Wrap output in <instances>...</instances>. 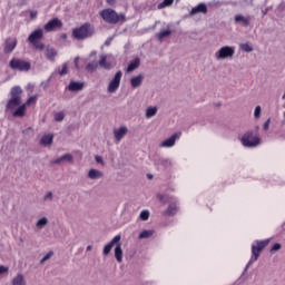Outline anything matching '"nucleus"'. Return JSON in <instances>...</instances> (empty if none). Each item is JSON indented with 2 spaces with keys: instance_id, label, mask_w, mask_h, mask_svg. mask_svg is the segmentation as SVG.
<instances>
[{
  "instance_id": "34",
  "label": "nucleus",
  "mask_w": 285,
  "mask_h": 285,
  "mask_svg": "<svg viewBox=\"0 0 285 285\" xmlns=\"http://www.w3.org/2000/svg\"><path fill=\"white\" fill-rule=\"evenodd\" d=\"M177 213V205H169L166 215H175Z\"/></svg>"
},
{
  "instance_id": "17",
  "label": "nucleus",
  "mask_w": 285,
  "mask_h": 285,
  "mask_svg": "<svg viewBox=\"0 0 285 285\" xmlns=\"http://www.w3.org/2000/svg\"><path fill=\"white\" fill-rule=\"evenodd\" d=\"M207 14L208 13V7L206 6V3H199L198 6L194 7L191 9V11L189 12V14L193 17L195 14Z\"/></svg>"
},
{
  "instance_id": "4",
  "label": "nucleus",
  "mask_w": 285,
  "mask_h": 285,
  "mask_svg": "<svg viewBox=\"0 0 285 285\" xmlns=\"http://www.w3.org/2000/svg\"><path fill=\"white\" fill-rule=\"evenodd\" d=\"M94 35H95V27H92V24L88 22L72 30L73 39H77L78 41L88 39V37H92Z\"/></svg>"
},
{
  "instance_id": "45",
  "label": "nucleus",
  "mask_w": 285,
  "mask_h": 285,
  "mask_svg": "<svg viewBox=\"0 0 285 285\" xmlns=\"http://www.w3.org/2000/svg\"><path fill=\"white\" fill-rule=\"evenodd\" d=\"M108 6H115L117 3V0H106Z\"/></svg>"
},
{
  "instance_id": "7",
  "label": "nucleus",
  "mask_w": 285,
  "mask_h": 285,
  "mask_svg": "<svg viewBox=\"0 0 285 285\" xmlns=\"http://www.w3.org/2000/svg\"><path fill=\"white\" fill-rule=\"evenodd\" d=\"M41 39H43V29H36L28 37L29 43H31L36 50L40 51L46 50V45L41 42Z\"/></svg>"
},
{
  "instance_id": "10",
  "label": "nucleus",
  "mask_w": 285,
  "mask_h": 285,
  "mask_svg": "<svg viewBox=\"0 0 285 285\" xmlns=\"http://www.w3.org/2000/svg\"><path fill=\"white\" fill-rule=\"evenodd\" d=\"M121 77H124V73L120 70L117 71L108 85V88H107L108 92H111V94L117 92V90L119 89V86L121 85Z\"/></svg>"
},
{
  "instance_id": "43",
  "label": "nucleus",
  "mask_w": 285,
  "mask_h": 285,
  "mask_svg": "<svg viewBox=\"0 0 285 285\" xmlns=\"http://www.w3.org/2000/svg\"><path fill=\"white\" fill-rule=\"evenodd\" d=\"M9 268L3 266V265H0V275H3V273H8Z\"/></svg>"
},
{
  "instance_id": "12",
  "label": "nucleus",
  "mask_w": 285,
  "mask_h": 285,
  "mask_svg": "<svg viewBox=\"0 0 285 285\" xmlns=\"http://www.w3.org/2000/svg\"><path fill=\"white\" fill-rule=\"evenodd\" d=\"M52 166H63V164H75L72 154H65L59 158L51 160Z\"/></svg>"
},
{
  "instance_id": "26",
  "label": "nucleus",
  "mask_w": 285,
  "mask_h": 285,
  "mask_svg": "<svg viewBox=\"0 0 285 285\" xmlns=\"http://www.w3.org/2000/svg\"><path fill=\"white\" fill-rule=\"evenodd\" d=\"M139 66H141V60L139 58H135V60L128 65L127 72H134V70H137Z\"/></svg>"
},
{
  "instance_id": "29",
  "label": "nucleus",
  "mask_w": 285,
  "mask_h": 285,
  "mask_svg": "<svg viewBox=\"0 0 285 285\" xmlns=\"http://www.w3.org/2000/svg\"><path fill=\"white\" fill-rule=\"evenodd\" d=\"M97 68H99V62H97V61L89 62L86 66L87 72H95V70H97Z\"/></svg>"
},
{
  "instance_id": "27",
  "label": "nucleus",
  "mask_w": 285,
  "mask_h": 285,
  "mask_svg": "<svg viewBox=\"0 0 285 285\" xmlns=\"http://www.w3.org/2000/svg\"><path fill=\"white\" fill-rule=\"evenodd\" d=\"M157 107H148L145 111L146 119H153L157 115Z\"/></svg>"
},
{
  "instance_id": "19",
  "label": "nucleus",
  "mask_w": 285,
  "mask_h": 285,
  "mask_svg": "<svg viewBox=\"0 0 285 285\" xmlns=\"http://www.w3.org/2000/svg\"><path fill=\"white\" fill-rule=\"evenodd\" d=\"M46 50H45V56L46 58L49 60V61H55L56 57L59 55V52L57 51V49L48 46V47H45Z\"/></svg>"
},
{
  "instance_id": "32",
  "label": "nucleus",
  "mask_w": 285,
  "mask_h": 285,
  "mask_svg": "<svg viewBox=\"0 0 285 285\" xmlns=\"http://www.w3.org/2000/svg\"><path fill=\"white\" fill-rule=\"evenodd\" d=\"M141 222H148L149 217H150V212L148 209H145L140 213L139 215Z\"/></svg>"
},
{
  "instance_id": "37",
  "label": "nucleus",
  "mask_w": 285,
  "mask_h": 285,
  "mask_svg": "<svg viewBox=\"0 0 285 285\" xmlns=\"http://www.w3.org/2000/svg\"><path fill=\"white\" fill-rule=\"evenodd\" d=\"M277 250H282V244L275 243L271 248L269 253H277Z\"/></svg>"
},
{
  "instance_id": "48",
  "label": "nucleus",
  "mask_w": 285,
  "mask_h": 285,
  "mask_svg": "<svg viewBox=\"0 0 285 285\" xmlns=\"http://www.w3.org/2000/svg\"><path fill=\"white\" fill-rule=\"evenodd\" d=\"M157 198L159 199V202H163V200H164V195L158 194V195H157Z\"/></svg>"
},
{
  "instance_id": "33",
  "label": "nucleus",
  "mask_w": 285,
  "mask_h": 285,
  "mask_svg": "<svg viewBox=\"0 0 285 285\" xmlns=\"http://www.w3.org/2000/svg\"><path fill=\"white\" fill-rule=\"evenodd\" d=\"M240 50H243V52H253V46H250V43H242Z\"/></svg>"
},
{
  "instance_id": "39",
  "label": "nucleus",
  "mask_w": 285,
  "mask_h": 285,
  "mask_svg": "<svg viewBox=\"0 0 285 285\" xmlns=\"http://www.w3.org/2000/svg\"><path fill=\"white\" fill-rule=\"evenodd\" d=\"M58 72H59V75H60L61 77H63V75H68V63H63V65H62V69L59 70Z\"/></svg>"
},
{
  "instance_id": "44",
  "label": "nucleus",
  "mask_w": 285,
  "mask_h": 285,
  "mask_svg": "<svg viewBox=\"0 0 285 285\" xmlns=\"http://www.w3.org/2000/svg\"><path fill=\"white\" fill-rule=\"evenodd\" d=\"M37 14H39V12L30 11V19H37Z\"/></svg>"
},
{
  "instance_id": "40",
  "label": "nucleus",
  "mask_w": 285,
  "mask_h": 285,
  "mask_svg": "<svg viewBox=\"0 0 285 285\" xmlns=\"http://www.w3.org/2000/svg\"><path fill=\"white\" fill-rule=\"evenodd\" d=\"M52 191H48L45 196H43V202H52Z\"/></svg>"
},
{
  "instance_id": "2",
  "label": "nucleus",
  "mask_w": 285,
  "mask_h": 285,
  "mask_svg": "<svg viewBox=\"0 0 285 285\" xmlns=\"http://www.w3.org/2000/svg\"><path fill=\"white\" fill-rule=\"evenodd\" d=\"M121 235H116L107 245H105L102 249V255L108 257L110 255V250H112L114 246L116 245L114 253L116 257V262L121 264L124 262V249L121 248Z\"/></svg>"
},
{
  "instance_id": "28",
  "label": "nucleus",
  "mask_w": 285,
  "mask_h": 285,
  "mask_svg": "<svg viewBox=\"0 0 285 285\" xmlns=\"http://www.w3.org/2000/svg\"><path fill=\"white\" fill-rule=\"evenodd\" d=\"M154 234H155V230L145 229L139 234L138 238L148 239L149 237H153Z\"/></svg>"
},
{
  "instance_id": "53",
  "label": "nucleus",
  "mask_w": 285,
  "mask_h": 285,
  "mask_svg": "<svg viewBox=\"0 0 285 285\" xmlns=\"http://www.w3.org/2000/svg\"><path fill=\"white\" fill-rule=\"evenodd\" d=\"M256 130H259V126L256 127Z\"/></svg>"
},
{
  "instance_id": "13",
  "label": "nucleus",
  "mask_w": 285,
  "mask_h": 285,
  "mask_svg": "<svg viewBox=\"0 0 285 285\" xmlns=\"http://www.w3.org/2000/svg\"><path fill=\"white\" fill-rule=\"evenodd\" d=\"M181 137V132H176L171 135L169 138L165 139L163 142H160V148H173L175 146L177 139Z\"/></svg>"
},
{
  "instance_id": "54",
  "label": "nucleus",
  "mask_w": 285,
  "mask_h": 285,
  "mask_svg": "<svg viewBox=\"0 0 285 285\" xmlns=\"http://www.w3.org/2000/svg\"><path fill=\"white\" fill-rule=\"evenodd\" d=\"M284 117H285V111H284Z\"/></svg>"
},
{
  "instance_id": "1",
  "label": "nucleus",
  "mask_w": 285,
  "mask_h": 285,
  "mask_svg": "<svg viewBox=\"0 0 285 285\" xmlns=\"http://www.w3.org/2000/svg\"><path fill=\"white\" fill-rule=\"evenodd\" d=\"M11 98L6 105V112H12V117L23 118L26 117V112L28 110V106L31 104H37V96L29 97L28 100L23 102L21 95H23V90L21 87H13L11 89Z\"/></svg>"
},
{
  "instance_id": "47",
  "label": "nucleus",
  "mask_w": 285,
  "mask_h": 285,
  "mask_svg": "<svg viewBox=\"0 0 285 285\" xmlns=\"http://www.w3.org/2000/svg\"><path fill=\"white\" fill-rule=\"evenodd\" d=\"M60 38L63 39V41H66V40L68 39V35L62 33V35L60 36Z\"/></svg>"
},
{
  "instance_id": "5",
  "label": "nucleus",
  "mask_w": 285,
  "mask_h": 285,
  "mask_svg": "<svg viewBox=\"0 0 285 285\" xmlns=\"http://www.w3.org/2000/svg\"><path fill=\"white\" fill-rule=\"evenodd\" d=\"M240 144L245 148H257V146L262 144V138H259V136H255L253 130H248L240 138Z\"/></svg>"
},
{
  "instance_id": "24",
  "label": "nucleus",
  "mask_w": 285,
  "mask_h": 285,
  "mask_svg": "<svg viewBox=\"0 0 285 285\" xmlns=\"http://www.w3.org/2000/svg\"><path fill=\"white\" fill-rule=\"evenodd\" d=\"M68 90H70V92H78L79 90H83V82L71 81L68 86Z\"/></svg>"
},
{
  "instance_id": "8",
  "label": "nucleus",
  "mask_w": 285,
  "mask_h": 285,
  "mask_svg": "<svg viewBox=\"0 0 285 285\" xmlns=\"http://www.w3.org/2000/svg\"><path fill=\"white\" fill-rule=\"evenodd\" d=\"M235 57V47L224 46L215 53L216 61H224L225 59H233Z\"/></svg>"
},
{
  "instance_id": "50",
  "label": "nucleus",
  "mask_w": 285,
  "mask_h": 285,
  "mask_svg": "<svg viewBox=\"0 0 285 285\" xmlns=\"http://www.w3.org/2000/svg\"><path fill=\"white\" fill-rule=\"evenodd\" d=\"M264 17H266V14H268V9H265V11L263 12Z\"/></svg>"
},
{
  "instance_id": "25",
  "label": "nucleus",
  "mask_w": 285,
  "mask_h": 285,
  "mask_svg": "<svg viewBox=\"0 0 285 285\" xmlns=\"http://www.w3.org/2000/svg\"><path fill=\"white\" fill-rule=\"evenodd\" d=\"M50 223V220H48V217L43 216L41 218H39L37 222H36V228L38 230H43V228Z\"/></svg>"
},
{
  "instance_id": "30",
  "label": "nucleus",
  "mask_w": 285,
  "mask_h": 285,
  "mask_svg": "<svg viewBox=\"0 0 285 285\" xmlns=\"http://www.w3.org/2000/svg\"><path fill=\"white\" fill-rule=\"evenodd\" d=\"M171 31L170 30H163L159 33H157L158 41H164L165 37H170Z\"/></svg>"
},
{
  "instance_id": "52",
  "label": "nucleus",
  "mask_w": 285,
  "mask_h": 285,
  "mask_svg": "<svg viewBox=\"0 0 285 285\" xmlns=\"http://www.w3.org/2000/svg\"><path fill=\"white\" fill-rule=\"evenodd\" d=\"M147 177H148V179H153V175H150V174L147 175Z\"/></svg>"
},
{
  "instance_id": "31",
  "label": "nucleus",
  "mask_w": 285,
  "mask_h": 285,
  "mask_svg": "<svg viewBox=\"0 0 285 285\" xmlns=\"http://www.w3.org/2000/svg\"><path fill=\"white\" fill-rule=\"evenodd\" d=\"M175 3V0H164L161 3L158 4V10H163V8H168Z\"/></svg>"
},
{
  "instance_id": "38",
  "label": "nucleus",
  "mask_w": 285,
  "mask_h": 285,
  "mask_svg": "<svg viewBox=\"0 0 285 285\" xmlns=\"http://www.w3.org/2000/svg\"><path fill=\"white\" fill-rule=\"evenodd\" d=\"M66 118V114H63V112H57V114H55V121H61L62 119H65Z\"/></svg>"
},
{
  "instance_id": "22",
  "label": "nucleus",
  "mask_w": 285,
  "mask_h": 285,
  "mask_svg": "<svg viewBox=\"0 0 285 285\" xmlns=\"http://www.w3.org/2000/svg\"><path fill=\"white\" fill-rule=\"evenodd\" d=\"M53 139H55V136L50 134L43 135L40 139V146H45V147L52 146Z\"/></svg>"
},
{
  "instance_id": "21",
  "label": "nucleus",
  "mask_w": 285,
  "mask_h": 285,
  "mask_svg": "<svg viewBox=\"0 0 285 285\" xmlns=\"http://www.w3.org/2000/svg\"><path fill=\"white\" fill-rule=\"evenodd\" d=\"M11 285H28V282L26 281V276L23 274H17L11 279Z\"/></svg>"
},
{
  "instance_id": "16",
  "label": "nucleus",
  "mask_w": 285,
  "mask_h": 285,
  "mask_svg": "<svg viewBox=\"0 0 285 285\" xmlns=\"http://www.w3.org/2000/svg\"><path fill=\"white\" fill-rule=\"evenodd\" d=\"M87 178L91 179V181H95L97 179H104V171H101L99 169L91 168V169H89V171L87 174Z\"/></svg>"
},
{
  "instance_id": "46",
  "label": "nucleus",
  "mask_w": 285,
  "mask_h": 285,
  "mask_svg": "<svg viewBox=\"0 0 285 285\" xmlns=\"http://www.w3.org/2000/svg\"><path fill=\"white\" fill-rule=\"evenodd\" d=\"M75 66L77 69H79V57L75 58Z\"/></svg>"
},
{
  "instance_id": "14",
  "label": "nucleus",
  "mask_w": 285,
  "mask_h": 285,
  "mask_svg": "<svg viewBox=\"0 0 285 285\" xmlns=\"http://www.w3.org/2000/svg\"><path fill=\"white\" fill-rule=\"evenodd\" d=\"M235 23H240L244 28H248L250 26L252 18L250 16L236 14L234 18Z\"/></svg>"
},
{
  "instance_id": "20",
  "label": "nucleus",
  "mask_w": 285,
  "mask_h": 285,
  "mask_svg": "<svg viewBox=\"0 0 285 285\" xmlns=\"http://www.w3.org/2000/svg\"><path fill=\"white\" fill-rule=\"evenodd\" d=\"M107 60H108V56L100 55L98 65L100 66V68H104L105 70H110V68H112V65Z\"/></svg>"
},
{
  "instance_id": "3",
  "label": "nucleus",
  "mask_w": 285,
  "mask_h": 285,
  "mask_svg": "<svg viewBox=\"0 0 285 285\" xmlns=\"http://www.w3.org/2000/svg\"><path fill=\"white\" fill-rule=\"evenodd\" d=\"M100 17L106 21V23H111L112 26L119 22L124 23L126 21V14L117 13L115 9L110 8L100 11Z\"/></svg>"
},
{
  "instance_id": "42",
  "label": "nucleus",
  "mask_w": 285,
  "mask_h": 285,
  "mask_svg": "<svg viewBox=\"0 0 285 285\" xmlns=\"http://www.w3.org/2000/svg\"><path fill=\"white\" fill-rule=\"evenodd\" d=\"M269 126H271V119H267V120L264 122V125H263L264 130H268Z\"/></svg>"
},
{
  "instance_id": "36",
  "label": "nucleus",
  "mask_w": 285,
  "mask_h": 285,
  "mask_svg": "<svg viewBox=\"0 0 285 285\" xmlns=\"http://www.w3.org/2000/svg\"><path fill=\"white\" fill-rule=\"evenodd\" d=\"M254 117H255V119H259V117H262V106L255 107Z\"/></svg>"
},
{
  "instance_id": "51",
  "label": "nucleus",
  "mask_w": 285,
  "mask_h": 285,
  "mask_svg": "<svg viewBox=\"0 0 285 285\" xmlns=\"http://www.w3.org/2000/svg\"><path fill=\"white\" fill-rule=\"evenodd\" d=\"M97 55V51H94L90 53V57H95Z\"/></svg>"
},
{
  "instance_id": "15",
  "label": "nucleus",
  "mask_w": 285,
  "mask_h": 285,
  "mask_svg": "<svg viewBox=\"0 0 285 285\" xmlns=\"http://www.w3.org/2000/svg\"><path fill=\"white\" fill-rule=\"evenodd\" d=\"M14 48H17V39L16 38H8L4 42V53L6 55H10V52H12V50H14Z\"/></svg>"
},
{
  "instance_id": "49",
  "label": "nucleus",
  "mask_w": 285,
  "mask_h": 285,
  "mask_svg": "<svg viewBox=\"0 0 285 285\" xmlns=\"http://www.w3.org/2000/svg\"><path fill=\"white\" fill-rule=\"evenodd\" d=\"M92 250V245L87 246V252Z\"/></svg>"
},
{
  "instance_id": "23",
  "label": "nucleus",
  "mask_w": 285,
  "mask_h": 285,
  "mask_svg": "<svg viewBox=\"0 0 285 285\" xmlns=\"http://www.w3.org/2000/svg\"><path fill=\"white\" fill-rule=\"evenodd\" d=\"M131 88H139L144 83V75H138L130 79Z\"/></svg>"
},
{
  "instance_id": "35",
  "label": "nucleus",
  "mask_w": 285,
  "mask_h": 285,
  "mask_svg": "<svg viewBox=\"0 0 285 285\" xmlns=\"http://www.w3.org/2000/svg\"><path fill=\"white\" fill-rule=\"evenodd\" d=\"M52 255H55V252H49V253H47V254L42 257V259L40 261V264H41V265L46 264V262H48V259H50V257H52Z\"/></svg>"
},
{
  "instance_id": "9",
  "label": "nucleus",
  "mask_w": 285,
  "mask_h": 285,
  "mask_svg": "<svg viewBox=\"0 0 285 285\" xmlns=\"http://www.w3.org/2000/svg\"><path fill=\"white\" fill-rule=\"evenodd\" d=\"M9 66L12 70H20V72H28L31 68L30 62L14 58L9 62Z\"/></svg>"
},
{
  "instance_id": "11",
  "label": "nucleus",
  "mask_w": 285,
  "mask_h": 285,
  "mask_svg": "<svg viewBox=\"0 0 285 285\" xmlns=\"http://www.w3.org/2000/svg\"><path fill=\"white\" fill-rule=\"evenodd\" d=\"M43 28L47 32H55V30H61L63 28V22L59 18H53Z\"/></svg>"
},
{
  "instance_id": "18",
  "label": "nucleus",
  "mask_w": 285,
  "mask_h": 285,
  "mask_svg": "<svg viewBox=\"0 0 285 285\" xmlns=\"http://www.w3.org/2000/svg\"><path fill=\"white\" fill-rule=\"evenodd\" d=\"M126 135H128V127L126 126H122L118 129H114V137L117 142L121 141V138L126 137Z\"/></svg>"
},
{
  "instance_id": "41",
  "label": "nucleus",
  "mask_w": 285,
  "mask_h": 285,
  "mask_svg": "<svg viewBox=\"0 0 285 285\" xmlns=\"http://www.w3.org/2000/svg\"><path fill=\"white\" fill-rule=\"evenodd\" d=\"M96 163L100 164L101 166H105L106 163H104V158H101V156H95Z\"/></svg>"
},
{
  "instance_id": "6",
  "label": "nucleus",
  "mask_w": 285,
  "mask_h": 285,
  "mask_svg": "<svg viewBox=\"0 0 285 285\" xmlns=\"http://www.w3.org/2000/svg\"><path fill=\"white\" fill-rule=\"evenodd\" d=\"M269 243H271V239L257 240L256 245L252 246V255L253 256L245 267V273H246V271H248V268H250V264H253V262H257V259H259V255H261L262 250H264V247Z\"/></svg>"
}]
</instances>
